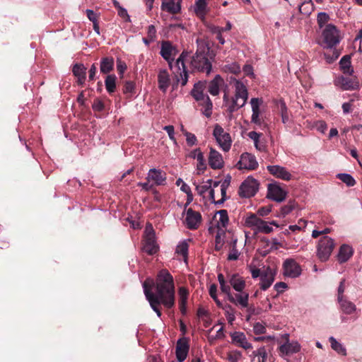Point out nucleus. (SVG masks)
Masks as SVG:
<instances>
[{
  "mask_svg": "<svg viewBox=\"0 0 362 362\" xmlns=\"http://www.w3.org/2000/svg\"><path fill=\"white\" fill-rule=\"evenodd\" d=\"M148 279L143 283L144 293L151 308L160 317L161 305L167 309L173 308L175 305V288L174 279L168 270L163 269L158 272L156 281Z\"/></svg>",
  "mask_w": 362,
  "mask_h": 362,
  "instance_id": "nucleus-1",
  "label": "nucleus"
},
{
  "mask_svg": "<svg viewBox=\"0 0 362 362\" xmlns=\"http://www.w3.org/2000/svg\"><path fill=\"white\" fill-rule=\"evenodd\" d=\"M197 49L191 60L192 67L209 75L212 69L211 62L214 61L216 53L211 49L210 43L207 40H197Z\"/></svg>",
  "mask_w": 362,
  "mask_h": 362,
  "instance_id": "nucleus-2",
  "label": "nucleus"
},
{
  "mask_svg": "<svg viewBox=\"0 0 362 362\" xmlns=\"http://www.w3.org/2000/svg\"><path fill=\"white\" fill-rule=\"evenodd\" d=\"M206 88V81H200L194 85L191 95L197 101L200 103L201 105L204 107L203 114L206 117H210L212 114L213 103L209 95L204 93Z\"/></svg>",
  "mask_w": 362,
  "mask_h": 362,
  "instance_id": "nucleus-3",
  "label": "nucleus"
},
{
  "mask_svg": "<svg viewBox=\"0 0 362 362\" xmlns=\"http://www.w3.org/2000/svg\"><path fill=\"white\" fill-rule=\"evenodd\" d=\"M322 41L319 44L326 49L335 47L341 39L339 30L332 24L326 25L322 33Z\"/></svg>",
  "mask_w": 362,
  "mask_h": 362,
  "instance_id": "nucleus-4",
  "label": "nucleus"
},
{
  "mask_svg": "<svg viewBox=\"0 0 362 362\" xmlns=\"http://www.w3.org/2000/svg\"><path fill=\"white\" fill-rule=\"evenodd\" d=\"M335 247L334 240L324 235L320 238L317 245V256L321 262H326L329 258Z\"/></svg>",
  "mask_w": 362,
  "mask_h": 362,
  "instance_id": "nucleus-5",
  "label": "nucleus"
},
{
  "mask_svg": "<svg viewBox=\"0 0 362 362\" xmlns=\"http://www.w3.org/2000/svg\"><path fill=\"white\" fill-rule=\"evenodd\" d=\"M259 182L252 177H248L240 186L238 194L241 197L249 198L258 191Z\"/></svg>",
  "mask_w": 362,
  "mask_h": 362,
  "instance_id": "nucleus-6",
  "label": "nucleus"
},
{
  "mask_svg": "<svg viewBox=\"0 0 362 362\" xmlns=\"http://www.w3.org/2000/svg\"><path fill=\"white\" fill-rule=\"evenodd\" d=\"M213 135L223 151H228L230 150L232 142L230 136L222 127L219 124H216L214 129Z\"/></svg>",
  "mask_w": 362,
  "mask_h": 362,
  "instance_id": "nucleus-7",
  "label": "nucleus"
},
{
  "mask_svg": "<svg viewBox=\"0 0 362 362\" xmlns=\"http://www.w3.org/2000/svg\"><path fill=\"white\" fill-rule=\"evenodd\" d=\"M285 339V343L279 347V356L284 357L285 356H291L293 354L298 353L300 349V346L297 341H289V335L285 334L282 336Z\"/></svg>",
  "mask_w": 362,
  "mask_h": 362,
  "instance_id": "nucleus-8",
  "label": "nucleus"
},
{
  "mask_svg": "<svg viewBox=\"0 0 362 362\" xmlns=\"http://www.w3.org/2000/svg\"><path fill=\"white\" fill-rule=\"evenodd\" d=\"M187 57V53L183 52L175 62V66L177 68V74L180 78H177V82L181 80V86H185L188 81V73L185 65V59ZM177 77H178L177 76Z\"/></svg>",
  "mask_w": 362,
  "mask_h": 362,
  "instance_id": "nucleus-9",
  "label": "nucleus"
},
{
  "mask_svg": "<svg viewBox=\"0 0 362 362\" xmlns=\"http://www.w3.org/2000/svg\"><path fill=\"white\" fill-rule=\"evenodd\" d=\"M236 166L239 170L245 169L253 170L258 168V163L254 155L249 153H244L241 155Z\"/></svg>",
  "mask_w": 362,
  "mask_h": 362,
  "instance_id": "nucleus-10",
  "label": "nucleus"
},
{
  "mask_svg": "<svg viewBox=\"0 0 362 362\" xmlns=\"http://www.w3.org/2000/svg\"><path fill=\"white\" fill-rule=\"evenodd\" d=\"M166 179V173L163 170L156 168L150 169L146 178L148 182H153V186L165 185Z\"/></svg>",
  "mask_w": 362,
  "mask_h": 362,
  "instance_id": "nucleus-11",
  "label": "nucleus"
},
{
  "mask_svg": "<svg viewBox=\"0 0 362 362\" xmlns=\"http://www.w3.org/2000/svg\"><path fill=\"white\" fill-rule=\"evenodd\" d=\"M284 275L290 278H296L301 274L300 265L293 259H287L283 264Z\"/></svg>",
  "mask_w": 362,
  "mask_h": 362,
  "instance_id": "nucleus-12",
  "label": "nucleus"
},
{
  "mask_svg": "<svg viewBox=\"0 0 362 362\" xmlns=\"http://www.w3.org/2000/svg\"><path fill=\"white\" fill-rule=\"evenodd\" d=\"M189 339L187 337H182L177 340L176 344L175 354L178 362H183L188 354Z\"/></svg>",
  "mask_w": 362,
  "mask_h": 362,
  "instance_id": "nucleus-13",
  "label": "nucleus"
},
{
  "mask_svg": "<svg viewBox=\"0 0 362 362\" xmlns=\"http://www.w3.org/2000/svg\"><path fill=\"white\" fill-rule=\"evenodd\" d=\"M202 221V215L199 212L194 211L189 208L186 213L185 223L187 228L190 230L197 229Z\"/></svg>",
  "mask_w": 362,
  "mask_h": 362,
  "instance_id": "nucleus-14",
  "label": "nucleus"
},
{
  "mask_svg": "<svg viewBox=\"0 0 362 362\" xmlns=\"http://www.w3.org/2000/svg\"><path fill=\"white\" fill-rule=\"evenodd\" d=\"M267 197L272 200L281 202L285 199L286 192L276 184H269Z\"/></svg>",
  "mask_w": 362,
  "mask_h": 362,
  "instance_id": "nucleus-15",
  "label": "nucleus"
},
{
  "mask_svg": "<svg viewBox=\"0 0 362 362\" xmlns=\"http://www.w3.org/2000/svg\"><path fill=\"white\" fill-rule=\"evenodd\" d=\"M267 170L271 175L276 178L281 179L285 181L291 180V174L286 169V168L280 165H268Z\"/></svg>",
  "mask_w": 362,
  "mask_h": 362,
  "instance_id": "nucleus-16",
  "label": "nucleus"
},
{
  "mask_svg": "<svg viewBox=\"0 0 362 362\" xmlns=\"http://www.w3.org/2000/svg\"><path fill=\"white\" fill-rule=\"evenodd\" d=\"M275 272L268 267L262 272L260 277V288L265 291L269 288L274 281Z\"/></svg>",
  "mask_w": 362,
  "mask_h": 362,
  "instance_id": "nucleus-17",
  "label": "nucleus"
},
{
  "mask_svg": "<svg viewBox=\"0 0 362 362\" xmlns=\"http://www.w3.org/2000/svg\"><path fill=\"white\" fill-rule=\"evenodd\" d=\"M182 0H162L160 8L170 14H177L181 11Z\"/></svg>",
  "mask_w": 362,
  "mask_h": 362,
  "instance_id": "nucleus-18",
  "label": "nucleus"
},
{
  "mask_svg": "<svg viewBox=\"0 0 362 362\" xmlns=\"http://www.w3.org/2000/svg\"><path fill=\"white\" fill-rule=\"evenodd\" d=\"M235 94L233 98V100H242V103L239 106H244L248 98V93L245 86L240 81L236 80L235 83Z\"/></svg>",
  "mask_w": 362,
  "mask_h": 362,
  "instance_id": "nucleus-19",
  "label": "nucleus"
},
{
  "mask_svg": "<svg viewBox=\"0 0 362 362\" xmlns=\"http://www.w3.org/2000/svg\"><path fill=\"white\" fill-rule=\"evenodd\" d=\"M209 165L214 170L221 169L224 165L222 155L212 148L209 156Z\"/></svg>",
  "mask_w": 362,
  "mask_h": 362,
  "instance_id": "nucleus-20",
  "label": "nucleus"
},
{
  "mask_svg": "<svg viewBox=\"0 0 362 362\" xmlns=\"http://www.w3.org/2000/svg\"><path fill=\"white\" fill-rule=\"evenodd\" d=\"M224 84V80L220 75H216L213 80L209 83L206 81V88L208 92L214 96L218 95L220 92V88Z\"/></svg>",
  "mask_w": 362,
  "mask_h": 362,
  "instance_id": "nucleus-21",
  "label": "nucleus"
},
{
  "mask_svg": "<svg viewBox=\"0 0 362 362\" xmlns=\"http://www.w3.org/2000/svg\"><path fill=\"white\" fill-rule=\"evenodd\" d=\"M249 293L242 291L235 294L230 295L228 300L238 305H240L243 308H247L248 306Z\"/></svg>",
  "mask_w": 362,
  "mask_h": 362,
  "instance_id": "nucleus-22",
  "label": "nucleus"
},
{
  "mask_svg": "<svg viewBox=\"0 0 362 362\" xmlns=\"http://www.w3.org/2000/svg\"><path fill=\"white\" fill-rule=\"evenodd\" d=\"M338 83L343 90H358L361 86V83L356 77L349 78L341 76L339 78Z\"/></svg>",
  "mask_w": 362,
  "mask_h": 362,
  "instance_id": "nucleus-23",
  "label": "nucleus"
},
{
  "mask_svg": "<svg viewBox=\"0 0 362 362\" xmlns=\"http://www.w3.org/2000/svg\"><path fill=\"white\" fill-rule=\"evenodd\" d=\"M262 100L257 98H253L250 100V104L252 110V115L251 117V122L257 125L261 126L262 121L259 118L260 110L259 105Z\"/></svg>",
  "mask_w": 362,
  "mask_h": 362,
  "instance_id": "nucleus-24",
  "label": "nucleus"
},
{
  "mask_svg": "<svg viewBox=\"0 0 362 362\" xmlns=\"http://www.w3.org/2000/svg\"><path fill=\"white\" fill-rule=\"evenodd\" d=\"M228 283L237 292H241L245 287V281L238 274L228 276Z\"/></svg>",
  "mask_w": 362,
  "mask_h": 362,
  "instance_id": "nucleus-25",
  "label": "nucleus"
},
{
  "mask_svg": "<svg viewBox=\"0 0 362 362\" xmlns=\"http://www.w3.org/2000/svg\"><path fill=\"white\" fill-rule=\"evenodd\" d=\"M232 341L236 343L239 346L244 349H250L252 348V344L247 341L245 334L241 332H235L230 334Z\"/></svg>",
  "mask_w": 362,
  "mask_h": 362,
  "instance_id": "nucleus-26",
  "label": "nucleus"
},
{
  "mask_svg": "<svg viewBox=\"0 0 362 362\" xmlns=\"http://www.w3.org/2000/svg\"><path fill=\"white\" fill-rule=\"evenodd\" d=\"M158 88L162 92L165 93L170 83V75L167 70L161 69L159 71L158 74Z\"/></svg>",
  "mask_w": 362,
  "mask_h": 362,
  "instance_id": "nucleus-27",
  "label": "nucleus"
},
{
  "mask_svg": "<svg viewBox=\"0 0 362 362\" xmlns=\"http://www.w3.org/2000/svg\"><path fill=\"white\" fill-rule=\"evenodd\" d=\"M175 50V47L172 46L170 42H163L161 45L160 54L168 62L170 68H172V62L173 61V59H171V56Z\"/></svg>",
  "mask_w": 362,
  "mask_h": 362,
  "instance_id": "nucleus-28",
  "label": "nucleus"
},
{
  "mask_svg": "<svg viewBox=\"0 0 362 362\" xmlns=\"http://www.w3.org/2000/svg\"><path fill=\"white\" fill-rule=\"evenodd\" d=\"M158 250V247L156 244V241L154 240L153 233H148L146 235L144 246L143 251L146 252L147 254L152 255L156 253Z\"/></svg>",
  "mask_w": 362,
  "mask_h": 362,
  "instance_id": "nucleus-29",
  "label": "nucleus"
},
{
  "mask_svg": "<svg viewBox=\"0 0 362 362\" xmlns=\"http://www.w3.org/2000/svg\"><path fill=\"white\" fill-rule=\"evenodd\" d=\"M72 72L74 76L77 78V83L83 85L86 78V68L83 64H75L72 68Z\"/></svg>",
  "mask_w": 362,
  "mask_h": 362,
  "instance_id": "nucleus-30",
  "label": "nucleus"
},
{
  "mask_svg": "<svg viewBox=\"0 0 362 362\" xmlns=\"http://www.w3.org/2000/svg\"><path fill=\"white\" fill-rule=\"evenodd\" d=\"M179 293V308L181 313L185 315L187 313V303L189 296V291L185 287H180L178 291Z\"/></svg>",
  "mask_w": 362,
  "mask_h": 362,
  "instance_id": "nucleus-31",
  "label": "nucleus"
},
{
  "mask_svg": "<svg viewBox=\"0 0 362 362\" xmlns=\"http://www.w3.org/2000/svg\"><path fill=\"white\" fill-rule=\"evenodd\" d=\"M353 255V249L348 245L344 244L340 248L337 255V260L339 263L347 262Z\"/></svg>",
  "mask_w": 362,
  "mask_h": 362,
  "instance_id": "nucleus-32",
  "label": "nucleus"
},
{
  "mask_svg": "<svg viewBox=\"0 0 362 362\" xmlns=\"http://www.w3.org/2000/svg\"><path fill=\"white\" fill-rule=\"evenodd\" d=\"M115 61L112 57H105L100 60V71L103 74H107L113 70Z\"/></svg>",
  "mask_w": 362,
  "mask_h": 362,
  "instance_id": "nucleus-33",
  "label": "nucleus"
},
{
  "mask_svg": "<svg viewBox=\"0 0 362 362\" xmlns=\"http://www.w3.org/2000/svg\"><path fill=\"white\" fill-rule=\"evenodd\" d=\"M261 223H262V219L258 218L255 214H250L245 220V226L252 228L255 227V231Z\"/></svg>",
  "mask_w": 362,
  "mask_h": 362,
  "instance_id": "nucleus-34",
  "label": "nucleus"
},
{
  "mask_svg": "<svg viewBox=\"0 0 362 362\" xmlns=\"http://www.w3.org/2000/svg\"><path fill=\"white\" fill-rule=\"evenodd\" d=\"M339 303L340 305V308L341 310L347 314L350 315L353 313L356 310V305L349 300L346 299L341 298V300H338Z\"/></svg>",
  "mask_w": 362,
  "mask_h": 362,
  "instance_id": "nucleus-35",
  "label": "nucleus"
},
{
  "mask_svg": "<svg viewBox=\"0 0 362 362\" xmlns=\"http://www.w3.org/2000/svg\"><path fill=\"white\" fill-rule=\"evenodd\" d=\"M116 79L117 77L114 74H109L105 78V88L108 93L110 95L113 93L116 90Z\"/></svg>",
  "mask_w": 362,
  "mask_h": 362,
  "instance_id": "nucleus-36",
  "label": "nucleus"
},
{
  "mask_svg": "<svg viewBox=\"0 0 362 362\" xmlns=\"http://www.w3.org/2000/svg\"><path fill=\"white\" fill-rule=\"evenodd\" d=\"M351 57L349 55H344L340 60V67L344 74L351 75L354 70L351 67Z\"/></svg>",
  "mask_w": 362,
  "mask_h": 362,
  "instance_id": "nucleus-37",
  "label": "nucleus"
},
{
  "mask_svg": "<svg viewBox=\"0 0 362 362\" xmlns=\"http://www.w3.org/2000/svg\"><path fill=\"white\" fill-rule=\"evenodd\" d=\"M262 135V134H259L255 131L250 132L248 133V136L253 140L255 143V146L257 149H258L260 151H263L265 150V146L264 144H261L259 143V137Z\"/></svg>",
  "mask_w": 362,
  "mask_h": 362,
  "instance_id": "nucleus-38",
  "label": "nucleus"
},
{
  "mask_svg": "<svg viewBox=\"0 0 362 362\" xmlns=\"http://www.w3.org/2000/svg\"><path fill=\"white\" fill-rule=\"evenodd\" d=\"M278 109L281 114L283 123L286 124L289 120L288 110L284 100H280L278 104Z\"/></svg>",
  "mask_w": 362,
  "mask_h": 362,
  "instance_id": "nucleus-39",
  "label": "nucleus"
},
{
  "mask_svg": "<svg viewBox=\"0 0 362 362\" xmlns=\"http://www.w3.org/2000/svg\"><path fill=\"white\" fill-rule=\"evenodd\" d=\"M341 181L345 183L348 187H353L356 185L354 178L349 174L340 173L337 175Z\"/></svg>",
  "mask_w": 362,
  "mask_h": 362,
  "instance_id": "nucleus-40",
  "label": "nucleus"
},
{
  "mask_svg": "<svg viewBox=\"0 0 362 362\" xmlns=\"http://www.w3.org/2000/svg\"><path fill=\"white\" fill-rule=\"evenodd\" d=\"M329 341L331 344V347L332 349L340 354L346 355V349L333 337H329Z\"/></svg>",
  "mask_w": 362,
  "mask_h": 362,
  "instance_id": "nucleus-41",
  "label": "nucleus"
},
{
  "mask_svg": "<svg viewBox=\"0 0 362 362\" xmlns=\"http://www.w3.org/2000/svg\"><path fill=\"white\" fill-rule=\"evenodd\" d=\"M136 84L134 81H127L124 82L123 87V93L125 95L129 94L132 95L135 93Z\"/></svg>",
  "mask_w": 362,
  "mask_h": 362,
  "instance_id": "nucleus-42",
  "label": "nucleus"
},
{
  "mask_svg": "<svg viewBox=\"0 0 362 362\" xmlns=\"http://www.w3.org/2000/svg\"><path fill=\"white\" fill-rule=\"evenodd\" d=\"M188 247L189 245L187 242L183 241L177 246L176 252L182 255L186 259L188 255Z\"/></svg>",
  "mask_w": 362,
  "mask_h": 362,
  "instance_id": "nucleus-43",
  "label": "nucleus"
},
{
  "mask_svg": "<svg viewBox=\"0 0 362 362\" xmlns=\"http://www.w3.org/2000/svg\"><path fill=\"white\" fill-rule=\"evenodd\" d=\"M218 214L219 215L218 223L221 224L222 227L226 228L229 221L227 211L221 209L218 211Z\"/></svg>",
  "mask_w": 362,
  "mask_h": 362,
  "instance_id": "nucleus-44",
  "label": "nucleus"
},
{
  "mask_svg": "<svg viewBox=\"0 0 362 362\" xmlns=\"http://www.w3.org/2000/svg\"><path fill=\"white\" fill-rule=\"evenodd\" d=\"M241 357L242 353L238 350L231 351L227 354V359L228 362H238Z\"/></svg>",
  "mask_w": 362,
  "mask_h": 362,
  "instance_id": "nucleus-45",
  "label": "nucleus"
},
{
  "mask_svg": "<svg viewBox=\"0 0 362 362\" xmlns=\"http://www.w3.org/2000/svg\"><path fill=\"white\" fill-rule=\"evenodd\" d=\"M225 235L224 232L220 233L218 231L216 233V237H215V247H214L216 251H220L222 249L223 245L224 244V241L222 238V235Z\"/></svg>",
  "mask_w": 362,
  "mask_h": 362,
  "instance_id": "nucleus-46",
  "label": "nucleus"
},
{
  "mask_svg": "<svg viewBox=\"0 0 362 362\" xmlns=\"http://www.w3.org/2000/svg\"><path fill=\"white\" fill-rule=\"evenodd\" d=\"M329 21V16L327 13L325 12L319 13L317 18V21L319 27L322 28L324 25H325L327 22Z\"/></svg>",
  "mask_w": 362,
  "mask_h": 362,
  "instance_id": "nucleus-47",
  "label": "nucleus"
},
{
  "mask_svg": "<svg viewBox=\"0 0 362 362\" xmlns=\"http://www.w3.org/2000/svg\"><path fill=\"white\" fill-rule=\"evenodd\" d=\"M224 69L226 71H229L230 73H232L235 75L240 74L241 71L240 65L237 63L227 64L224 66Z\"/></svg>",
  "mask_w": 362,
  "mask_h": 362,
  "instance_id": "nucleus-48",
  "label": "nucleus"
},
{
  "mask_svg": "<svg viewBox=\"0 0 362 362\" xmlns=\"http://www.w3.org/2000/svg\"><path fill=\"white\" fill-rule=\"evenodd\" d=\"M197 160L198 161L197 163V170L202 173H204V171L206 169V165L205 163L204 157L203 153H199L197 156Z\"/></svg>",
  "mask_w": 362,
  "mask_h": 362,
  "instance_id": "nucleus-49",
  "label": "nucleus"
},
{
  "mask_svg": "<svg viewBox=\"0 0 362 362\" xmlns=\"http://www.w3.org/2000/svg\"><path fill=\"white\" fill-rule=\"evenodd\" d=\"M216 291H217V286H216V285L214 284H211L210 286V288H209V295L214 300V301L216 302V305L219 308H221L222 306V304H221V303L220 302V300L217 298Z\"/></svg>",
  "mask_w": 362,
  "mask_h": 362,
  "instance_id": "nucleus-50",
  "label": "nucleus"
},
{
  "mask_svg": "<svg viewBox=\"0 0 362 362\" xmlns=\"http://www.w3.org/2000/svg\"><path fill=\"white\" fill-rule=\"evenodd\" d=\"M273 231L272 227L269 226L267 224V222L262 220V223L259 224L257 230L255 231V233L257 232H262L264 233L269 234Z\"/></svg>",
  "mask_w": 362,
  "mask_h": 362,
  "instance_id": "nucleus-51",
  "label": "nucleus"
},
{
  "mask_svg": "<svg viewBox=\"0 0 362 362\" xmlns=\"http://www.w3.org/2000/svg\"><path fill=\"white\" fill-rule=\"evenodd\" d=\"M92 108L95 112H102L105 109L104 103L99 98H95L93 103Z\"/></svg>",
  "mask_w": 362,
  "mask_h": 362,
  "instance_id": "nucleus-52",
  "label": "nucleus"
},
{
  "mask_svg": "<svg viewBox=\"0 0 362 362\" xmlns=\"http://www.w3.org/2000/svg\"><path fill=\"white\" fill-rule=\"evenodd\" d=\"M185 136H186V141L188 146H192L197 144V139L194 134L189 132H185Z\"/></svg>",
  "mask_w": 362,
  "mask_h": 362,
  "instance_id": "nucleus-53",
  "label": "nucleus"
},
{
  "mask_svg": "<svg viewBox=\"0 0 362 362\" xmlns=\"http://www.w3.org/2000/svg\"><path fill=\"white\" fill-rule=\"evenodd\" d=\"M206 185L197 186V190L200 195L204 194L211 187L212 180H208Z\"/></svg>",
  "mask_w": 362,
  "mask_h": 362,
  "instance_id": "nucleus-54",
  "label": "nucleus"
},
{
  "mask_svg": "<svg viewBox=\"0 0 362 362\" xmlns=\"http://www.w3.org/2000/svg\"><path fill=\"white\" fill-rule=\"evenodd\" d=\"M295 208L293 202H289V203L281 208V214L284 217Z\"/></svg>",
  "mask_w": 362,
  "mask_h": 362,
  "instance_id": "nucleus-55",
  "label": "nucleus"
},
{
  "mask_svg": "<svg viewBox=\"0 0 362 362\" xmlns=\"http://www.w3.org/2000/svg\"><path fill=\"white\" fill-rule=\"evenodd\" d=\"M117 10L119 16L123 18L126 22H130V17L128 15L127 11L124 8L120 6Z\"/></svg>",
  "mask_w": 362,
  "mask_h": 362,
  "instance_id": "nucleus-56",
  "label": "nucleus"
},
{
  "mask_svg": "<svg viewBox=\"0 0 362 362\" xmlns=\"http://www.w3.org/2000/svg\"><path fill=\"white\" fill-rule=\"evenodd\" d=\"M271 211H272V206L268 205V206L260 207L257 210V214L260 216H267Z\"/></svg>",
  "mask_w": 362,
  "mask_h": 362,
  "instance_id": "nucleus-57",
  "label": "nucleus"
},
{
  "mask_svg": "<svg viewBox=\"0 0 362 362\" xmlns=\"http://www.w3.org/2000/svg\"><path fill=\"white\" fill-rule=\"evenodd\" d=\"M331 231V229L329 228H326L322 230H313L312 232V238H317L320 235H326V234L329 233Z\"/></svg>",
  "mask_w": 362,
  "mask_h": 362,
  "instance_id": "nucleus-58",
  "label": "nucleus"
},
{
  "mask_svg": "<svg viewBox=\"0 0 362 362\" xmlns=\"http://www.w3.org/2000/svg\"><path fill=\"white\" fill-rule=\"evenodd\" d=\"M226 308L228 310H226V317L229 322H232L235 320L234 310L231 305H227Z\"/></svg>",
  "mask_w": 362,
  "mask_h": 362,
  "instance_id": "nucleus-59",
  "label": "nucleus"
},
{
  "mask_svg": "<svg viewBox=\"0 0 362 362\" xmlns=\"http://www.w3.org/2000/svg\"><path fill=\"white\" fill-rule=\"evenodd\" d=\"M137 185L141 187L142 189L146 192L152 191L154 188L153 184L150 183V182L148 180H146L145 182H138Z\"/></svg>",
  "mask_w": 362,
  "mask_h": 362,
  "instance_id": "nucleus-60",
  "label": "nucleus"
},
{
  "mask_svg": "<svg viewBox=\"0 0 362 362\" xmlns=\"http://www.w3.org/2000/svg\"><path fill=\"white\" fill-rule=\"evenodd\" d=\"M163 129L168 133L170 139L175 142L174 127L173 125L165 126Z\"/></svg>",
  "mask_w": 362,
  "mask_h": 362,
  "instance_id": "nucleus-61",
  "label": "nucleus"
},
{
  "mask_svg": "<svg viewBox=\"0 0 362 362\" xmlns=\"http://www.w3.org/2000/svg\"><path fill=\"white\" fill-rule=\"evenodd\" d=\"M253 330L255 334H264L266 332V328L259 322H257L253 327Z\"/></svg>",
  "mask_w": 362,
  "mask_h": 362,
  "instance_id": "nucleus-62",
  "label": "nucleus"
},
{
  "mask_svg": "<svg viewBox=\"0 0 362 362\" xmlns=\"http://www.w3.org/2000/svg\"><path fill=\"white\" fill-rule=\"evenodd\" d=\"M255 353L258 355V356L261 357L260 360L267 361V352L265 346H261L260 348L255 351Z\"/></svg>",
  "mask_w": 362,
  "mask_h": 362,
  "instance_id": "nucleus-63",
  "label": "nucleus"
},
{
  "mask_svg": "<svg viewBox=\"0 0 362 362\" xmlns=\"http://www.w3.org/2000/svg\"><path fill=\"white\" fill-rule=\"evenodd\" d=\"M315 127L317 131L321 133H325L327 129V125L325 121L320 120L316 122Z\"/></svg>",
  "mask_w": 362,
  "mask_h": 362,
  "instance_id": "nucleus-64",
  "label": "nucleus"
}]
</instances>
